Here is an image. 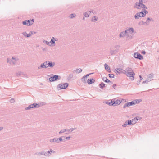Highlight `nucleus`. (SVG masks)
<instances>
[{
    "label": "nucleus",
    "instance_id": "obj_21",
    "mask_svg": "<svg viewBox=\"0 0 159 159\" xmlns=\"http://www.w3.org/2000/svg\"><path fill=\"white\" fill-rule=\"evenodd\" d=\"M134 17L136 19H138L139 18V17H141L139 12H137L134 16Z\"/></svg>",
    "mask_w": 159,
    "mask_h": 159
},
{
    "label": "nucleus",
    "instance_id": "obj_23",
    "mask_svg": "<svg viewBox=\"0 0 159 159\" xmlns=\"http://www.w3.org/2000/svg\"><path fill=\"white\" fill-rule=\"evenodd\" d=\"M138 120H139V119H137V117H136L134 118L132 120H131L132 122L133 125L136 123Z\"/></svg>",
    "mask_w": 159,
    "mask_h": 159
},
{
    "label": "nucleus",
    "instance_id": "obj_38",
    "mask_svg": "<svg viewBox=\"0 0 159 159\" xmlns=\"http://www.w3.org/2000/svg\"><path fill=\"white\" fill-rule=\"evenodd\" d=\"M108 76L109 77L111 78H114V75L113 74H108Z\"/></svg>",
    "mask_w": 159,
    "mask_h": 159
},
{
    "label": "nucleus",
    "instance_id": "obj_62",
    "mask_svg": "<svg viewBox=\"0 0 159 159\" xmlns=\"http://www.w3.org/2000/svg\"><path fill=\"white\" fill-rule=\"evenodd\" d=\"M146 52L145 51H142V52H141V53L143 54H146Z\"/></svg>",
    "mask_w": 159,
    "mask_h": 159
},
{
    "label": "nucleus",
    "instance_id": "obj_64",
    "mask_svg": "<svg viewBox=\"0 0 159 159\" xmlns=\"http://www.w3.org/2000/svg\"><path fill=\"white\" fill-rule=\"evenodd\" d=\"M11 62H12V63L13 64H15L16 63V60H14L13 61L12 60Z\"/></svg>",
    "mask_w": 159,
    "mask_h": 159
},
{
    "label": "nucleus",
    "instance_id": "obj_4",
    "mask_svg": "<svg viewBox=\"0 0 159 159\" xmlns=\"http://www.w3.org/2000/svg\"><path fill=\"white\" fill-rule=\"evenodd\" d=\"M65 136H62L58 138H54L53 139H50L49 140L50 142H56L57 143H59L60 142L63 141V140L62 139V137H65Z\"/></svg>",
    "mask_w": 159,
    "mask_h": 159
},
{
    "label": "nucleus",
    "instance_id": "obj_19",
    "mask_svg": "<svg viewBox=\"0 0 159 159\" xmlns=\"http://www.w3.org/2000/svg\"><path fill=\"white\" fill-rule=\"evenodd\" d=\"M55 38L54 37H52L50 42V43H51L52 44V46H54L55 45Z\"/></svg>",
    "mask_w": 159,
    "mask_h": 159
},
{
    "label": "nucleus",
    "instance_id": "obj_63",
    "mask_svg": "<svg viewBox=\"0 0 159 159\" xmlns=\"http://www.w3.org/2000/svg\"><path fill=\"white\" fill-rule=\"evenodd\" d=\"M70 138V136L66 137L65 138V139L67 140H69Z\"/></svg>",
    "mask_w": 159,
    "mask_h": 159
},
{
    "label": "nucleus",
    "instance_id": "obj_51",
    "mask_svg": "<svg viewBox=\"0 0 159 159\" xmlns=\"http://www.w3.org/2000/svg\"><path fill=\"white\" fill-rule=\"evenodd\" d=\"M47 156H49V154H51L50 150L49 151L46 152Z\"/></svg>",
    "mask_w": 159,
    "mask_h": 159
},
{
    "label": "nucleus",
    "instance_id": "obj_39",
    "mask_svg": "<svg viewBox=\"0 0 159 159\" xmlns=\"http://www.w3.org/2000/svg\"><path fill=\"white\" fill-rule=\"evenodd\" d=\"M40 155H44L45 156H47L46 152H44V151L41 152H40Z\"/></svg>",
    "mask_w": 159,
    "mask_h": 159
},
{
    "label": "nucleus",
    "instance_id": "obj_25",
    "mask_svg": "<svg viewBox=\"0 0 159 159\" xmlns=\"http://www.w3.org/2000/svg\"><path fill=\"white\" fill-rule=\"evenodd\" d=\"M86 80H87V78L85 77V76H83V77L81 78V81L82 82H83L84 83H86Z\"/></svg>",
    "mask_w": 159,
    "mask_h": 159
},
{
    "label": "nucleus",
    "instance_id": "obj_58",
    "mask_svg": "<svg viewBox=\"0 0 159 159\" xmlns=\"http://www.w3.org/2000/svg\"><path fill=\"white\" fill-rule=\"evenodd\" d=\"M121 101H122V102L124 103L126 102V100L125 99H121Z\"/></svg>",
    "mask_w": 159,
    "mask_h": 159
},
{
    "label": "nucleus",
    "instance_id": "obj_31",
    "mask_svg": "<svg viewBox=\"0 0 159 159\" xmlns=\"http://www.w3.org/2000/svg\"><path fill=\"white\" fill-rule=\"evenodd\" d=\"M73 74H69V76L68 77L67 79L68 80H70L73 77Z\"/></svg>",
    "mask_w": 159,
    "mask_h": 159
},
{
    "label": "nucleus",
    "instance_id": "obj_53",
    "mask_svg": "<svg viewBox=\"0 0 159 159\" xmlns=\"http://www.w3.org/2000/svg\"><path fill=\"white\" fill-rule=\"evenodd\" d=\"M93 73H89V74H87L86 75H84V76H85V77H86L87 78V77H88L90 75H91V74H92Z\"/></svg>",
    "mask_w": 159,
    "mask_h": 159
},
{
    "label": "nucleus",
    "instance_id": "obj_20",
    "mask_svg": "<svg viewBox=\"0 0 159 159\" xmlns=\"http://www.w3.org/2000/svg\"><path fill=\"white\" fill-rule=\"evenodd\" d=\"M99 87L101 89H103L104 87H106V84L103 82H101L99 85Z\"/></svg>",
    "mask_w": 159,
    "mask_h": 159
},
{
    "label": "nucleus",
    "instance_id": "obj_17",
    "mask_svg": "<svg viewBox=\"0 0 159 159\" xmlns=\"http://www.w3.org/2000/svg\"><path fill=\"white\" fill-rule=\"evenodd\" d=\"M122 69L120 68H117L115 69V72L116 74L118 73L119 74H120L122 73Z\"/></svg>",
    "mask_w": 159,
    "mask_h": 159
},
{
    "label": "nucleus",
    "instance_id": "obj_13",
    "mask_svg": "<svg viewBox=\"0 0 159 159\" xmlns=\"http://www.w3.org/2000/svg\"><path fill=\"white\" fill-rule=\"evenodd\" d=\"M22 34L25 37H30L32 35V32H30L29 34H27L26 32H23L22 33Z\"/></svg>",
    "mask_w": 159,
    "mask_h": 159
},
{
    "label": "nucleus",
    "instance_id": "obj_36",
    "mask_svg": "<svg viewBox=\"0 0 159 159\" xmlns=\"http://www.w3.org/2000/svg\"><path fill=\"white\" fill-rule=\"evenodd\" d=\"M139 12L141 16V17H144L145 16L143 12L142 11V10L141 11Z\"/></svg>",
    "mask_w": 159,
    "mask_h": 159
},
{
    "label": "nucleus",
    "instance_id": "obj_49",
    "mask_svg": "<svg viewBox=\"0 0 159 159\" xmlns=\"http://www.w3.org/2000/svg\"><path fill=\"white\" fill-rule=\"evenodd\" d=\"M105 103L108 105H109V106H112L113 105H112V103H111V102H105Z\"/></svg>",
    "mask_w": 159,
    "mask_h": 159
},
{
    "label": "nucleus",
    "instance_id": "obj_14",
    "mask_svg": "<svg viewBox=\"0 0 159 159\" xmlns=\"http://www.w3.org/2000/svg\"><path fill=\"white\" fill-rule=\"evenodd\" d=\"M104 67L107 71L109 73L111 72L110 67L106 63L104 64Z\"/></svg>",
    "mask_w": 159,
    "mask_h": 159
},
{
    "label": "nucleus",
    "instance_id": "obj_27",
    "mask_svg": "<svg viewBox=\"0 0 159 159\" xmlns=\"http://www.w3.org/2000/svg\"><path fill=\"white\" fill-rule=\"evenodd\" d=\"M82 71V69L81 68L77 69L75 70H74L73 72H74L75 71L77 73H79L81 72Z\"/></svg>",
    "mask_w": 159,
    "mask_h": 159
},
{
    "label": "nucleus",
    "instance_id": "obj_35",
    "mask_svg": "<svg viewBox=\"0 0 159 159\" xmlns=\"http://www.w3.org/2000/svg\"><path fill=\"white\" fill-rule=\"evenodd\" d=\"M125 34H124V32H122L120 34V37H123L125 36Z\"/></svg>",
    "mask_w": 159,
    "mask_h": 159
},
{
    "label": "nucleus",
    "instance_id": "obj_45",
    "mask_svg": "<svg viewBox=\"0 0 159 159\" xmlns=\"http://www.w3.org/2000/svg\"><path fill=\"white\" fill-rule=\"evenodd\" d=\"M128 71H127V70H123L122 69V73H123V74L126 75H127V72Z\"/></svg>",
    "mask_w": 159,
    "mask_h": 159
},
{
    "label": "nucleus",
    "instance_id": "obj_22",
    "mask_svg": "<svg viewBox=\"0 0 159 159\" xmlns=\"http://www.w3.org/2000/svg\"><path fill=\"white\" fill-rule=\"evenodd\" d=\"M110 53L111 55L115 54L117 52V51L116 49L112 50L111 49H110Z\"/></svg>",
    "mask_w": 159,
    "mask_h": 159
},
{
    "label": "nucleus",
    "instance_id": "obj_34",
    "mask_svg": "<svg viewBox=\"0 0 159 159\" xmlns=\"http://www.w3.org/2000/svg\"><path fill=\"white\" fill-rule=\"evenodd\" d=\"M125 70H127V71L133 72L132 69L129 67L127 68Z\"/></svg>",
    "mask_w": 159,
    "mask_h": 159
},
{
    "label": "nucleus",
    "instance_id": "obj_15",
    "mask_svg": "<svg viewBox=\"0 0 159 159\" xmlns=\"http://www.w3.org/2000/svg\"><path fill=\"white\" fill-rule=\"evenodd\" d=\"M95 82L94 79H89L87 80V83L89 84H91L93 83H94Z\"/></svg>",
    "mask_w": 159,
    "mask_h": 159
},
{
    "label": "nucleus",
    "instance_id": "obj_54",
    "mask_svg": "<svg viewBox=\"0 0 159 159\" xmlns=\"http://www.w3.org/2000/svg\"><path fill=\"white\" fill-rule=\"evenodd\" d=\"M108 83H109V84L110 85H111L113 84V83L111 81L109 80V81H108Z\"/></svg>",
    "mask_w": 159,
    "mask_h": 159
},
{
    "label": "nucleus",
    "instance_id": "obj_43",
    "mask_svg": "<svg viewBox=\"0 0 159 159\" xmlns=\"http://www.w3.org/2000/svg\"><path fill=\"white\" fill-rule=\"evenodd\" d=\"M142 11L143 12L145 16L148 13V12L145 9H142Z\"/></svg>",
    "mask_w": 159,
    "mask_h": 159
},
{
    "label": "nucleus",
    "instance_id": "obj_12",
    "mask_svg": "<svg viewBox=\"0 0 159 159\" xmlns=\"http://www.w3.org/2000/svg\"><path fill=\"white\" fill-rule=\"evenodd\" d=\"M111 102L112 103V104L113 105L112 106H115L119 105V103L116 102V101L115 98L111 100Z\"/></svg>",
    "mask_w": 159,
    "mask_h": 159
},
{
    "label": "nucleus",
    "instance_id": "obj_56",
    "mask_svg": "<svg viewBox=\"0 0 159 159\" xmlns=\"http://www.w3.org/2000/svg\"><path fill=\"white\" fill-rule=\"evenodd\" d=\"M50 152H51L52 153H55L56 152L55 151L53 150L52 149H50Z\"/></svg>",
    "mask_w": 159,
    "mask_h": 159
},
{
    "label": "nucleus",
    "instance_id": "obj_29",
    "mask_svg": "<svg viewBox=\"0 0 159 159\" xmlns=\"http://www.w3.org/2000/svg\"><path fill=\"white\" fill-rule=\"evenodd\" d=\"M102 80L104 81L106 83L108 82V81H109V80H108L107 77H104L102 78Z\"/></svg>",
    "mask_w": 159,
    "mask_h": 159
},
{
    "label": "nucleus",
    "instance_id": "obj_33",
    "mask_svg": "<svg viewBox=\"0 0 159 159\" xmlns=\"http://www.w3.org/2000/svg\"><path fill=\"white\" fill-rule=\"evenodd\" d=\"M76 129V128H70V129H67V131L69 132H72L73 130Z\"/></svg>",
    "mask_w": 159,
    "mask_h": 159
},
{
    "label": "nucleus",
    "instance_id": "obj_47",
    "mask_svg": "<svg viewBox=\"0 0 159 159\" xmlns=\"http://www.w3.org/2000/svg\"><path fill=\"white\" fill-rule=\"evenodd\" d=\"M22 74V73L21 72H18L16 73L17 76L18 77L20 76Z\"/></svg>",
    "mask_w": 159,
    "mask_h": 159
},
{
    "label": "nucleus",
    "instance_id": "obj_5",
    "mask_svg": "<svg viewBox=\"0 0 159 159\" xmlns=\"http://www.w3.org/2000/svg\"><path fill=\"white\" fill-rule=\"evenodd\" d=\"M134 57L136 59L141 60L143 59V57L142 55L138 52H135L134 54Z\"/></svg>",
    "mask_w": 159,
    "mask_h": 159
},
{
    "label": "nucleus",
    "instance_id": "obj_28",
    "mask_svg": "<svg viewBox=\"0 0 159 159\" xmlns=\"http://www.w3.org/2000/svg\"><path fill=\"white\" fill-rule=\"evenodd\" d=\"M153 21V20H152V19H150L149 17L147 18L146 21V24L147 25H148V23H149V21Z\"/></svg>",
    "mask_w": 159,
    "mask_h": 159
},
{
    "label": "nucleus",
    "instance_id": "obj_9",
    "mask_svg": "<svg viewBox=\"0 0 159 159\" xmlns=\"http://www.w3.org/2000/svg\"><path fill=\"white\" fill-rule=\"evenodd\" d=\"M142 4L140 3H138V2H136L135 3V5L134 6V8H136L139 9H140L142 8Z\"/></svg>",
    "mask_w": 159,
    "mask_h": 159
},
{
    "label": "nucleus",
    "instance_id": "obj_11",
    "mask_svg": "<svg viewBox=\"0 0 159 159\" xmlns=\"http://www.w3.org/2000/svg\"><path fill=\"white\" fill-rule=\"evenodd\" d=\"M33 108H38L42 106L41 103L37 104L36 103H34L32 104Z\"/></svg>",
    "mask_w": 159,
    "mask_h": 159
},
{
    "label": "nucleus",
    "instance_id": "obj_46",
    "mask_svg": "<svg viewBox=\"0 0 159 159\" xmlns=\"http://www.w3.org/2000/svg\"><path fill=\"white\" fill-rule=\"evenodd\" d=\"M141 6L142 7V8H143V9H147V7L143 4H142Z\"/></svg>",
    "mask_w": 159,
    "mask_h": 159
},
{
    "label": "nucleus",
    "instance_id": "obj_37",
    "mask_svg": "<svg viewBox=\"0 0 159 159\" xmlns=\"http://www.w3.org/2000/svg\"><path fill=\"white\" fill-rule=\"evenodd\" d=\"M22 24L24 25L28 26V23L27 22V20H25L22 22Z\"/></svg>",
    "mask_w": 159,
    "mask_h": 159
},
{
    "label": "nucleus",
    "instance_id": "obj_52",
    "mask_svg": "<svg viewBox=\"0 0 159 159\" xmlns=\"http://www.w3.org/2000/svg\"><path fill=\"white\" fill-rule=\"evenodd\" d=\"M15 102V101L14 98H11L10 100V102L11 103H14Z\"/></svg>",
    "mask_w": 159,
    "mask_h": 159
},
{
    "label": "nucleus",
    "instance_id": "obj_2",
    "mask_svg": "<svg viewBox=\"0 0 159 159\" xmlns=\"http://www.w3.org/2000/svg\"><path fill=\"white\" fill-rule=\"evenodd\" d=\"M69 86V84L67 83H61L58 84L57 87V89L58 90L62 89H65Z\"/></svg>",
    "mask_w": 159,
    "mask_h": 159
},
{
    "label": "nucleus",
    "instance_id": "obj_10",
    "mask_svg": "<svg viewBox=\"0 0 159 159\" xmlns=\"http://www.w3.org/2000/svg\"><path fill=\"white\" fill-rule=\"evenodd\" d=\"M47 67V62L45 61L43 63L41 64L40 66L38 67L39 69L41 68H46Z\"/></svg>",
    "mask_w": 159,
    "mask_h": 159
},
{
    "label": "nucleus",
    "instance_id": "obj_7",
    "mask_svg": "<svg viewBox=\"0 0 159 159\" xmlns=\"http://www.w3.org/2000/svg\"><path fill=\"white\" fill-rule=\"evenodd\" d=\"M133 124L131 120H128L125 121V123L122 125V126L125 127L128 125H133Z\"/></svg>",
    "mask_w": 159,
    "mask_h": 159
},
{
    "label": "nucleus",
    "instance_id": "obj_44",
    "mask_svg": "<svg viewBox=\"0 0 159 159\" xmlns=\"http://www.w3.org/2000/svg\"><path fill=\"white\" fill-rule=\"evenodd\" d=\"M146 23V22H144L143 21H141L139 23V25H144Z\"/></svg>",
    "mask_w": 159,
    "mask_h": 159
},
{
    "label": "nucleus",
    "instance_id": "obj_18",
    "mask_svg": "<svg viewBox=\"0 0 159 159\" xmlns=\"http://www.w3.org/2000/svg\"><path fill=\"white\" fill-rule=\"evenodd\" d=\"M153 74L152 73L148 75L147 81H150L151 80V79L153 78Z\"/></svg>",
    "mask_w": 159,
    "mask_h": 159
},
{
    "label": "nucleus",
    "instance_id": "obj_30",
    "mask_svg": "<svg viewBox=\"0 0 159 159\" xmlns=\"http://www.w3.org/2000/svg\"><path fill=\"white\" fill-rule=\"evenodd\" d=\"M33 108L32 104H31L30 105H29L28 107H26L25 108V109L26 110H30L31 108Z\"/></svg>",
    "mask_w": 159,
    "mask_h": 159
},
{
    "label": "nucleus",
    "instance_id": "obj_59",
    "mask_svg": "<svg viewBox=\"0 0 159 159\" xmlns=\"http://www.w3.org/2000/svg\"><path fill=\"white\" fill-rule=\"evenodd\" d=\"M35 155H40V152H36L35 153Z\"/></svg>",
    "mask_w": 159,
    "mask_h": 159
},
{
    "label": "nucleus",
    "instance_id": "obj_42",
    "mask_svg": "<svg viewBox=\"0 0 159 159\" xmlns=\"http://www.w3.org/2000/svg\"><path fill=\"white\" fill-rule=\"evenodd\" d=\"M76 16V15L75 14H71L70 15V18L71 19H72L74 17H75V16Z\"/></svg>",
    "mask_w": 159,
    "mask_h": 159
},
{
    "label": "nucleus",
    "instance_id": "obj_24",
    "mask_svg": "<svg viewBox=\"0 0 159 159\" xmlns=\"http://www.w3.org/2000/svg\"><path fill=\"white\" fill-rule=\"evenodd\" d=\"M98 18L95 16H93L91 20V21L92 22H96L98 20Z\"/></svg>",
    "mask_w": 159,
    "mask_h": 159
},
{
    "label": "nucleus",
    "instance_id": "obj_3",
    "mask_svg": "<svg viewBox=\"0 0 159 159\" xmlns=\"http://www.w3.org/2000/svg\"><path fill=\"white\" fill-rule=\"evenodd\" d=\"M136 104H137L136 101L135 100H134L131 102L126 103L124 105L123 107V108L124 109H125L127 107H129L132 105H134Z\"/></svg>",
    "mask_w": 159,
    "mask_h": 159
},
{
    "label": "nucleus",
    "instance_id": "obj_50",
    "mask_svg": "<svg viewBox=\"0 0 159 159\" xmlns=\"http://www.w3.org/2000/svg\"><path fill=\"white\" fill-rule=\"evenodd\" d=\"M135 100L136 101L137 104L139 103L140 102H141L142 101V100L140 99H137Z\"/></svg>",
    "mask_w": 159,
    "mask_h": 159
},
{
    "label": "nucleus",
    "instance_id": "obj_61",
    "mask_svg": "<svg viewBox=\"0 0 159 159\" xmlns=\"http://www.w3.org/2000/svg\"><path fill=\"white\" fill-rule=\"evenodd\" d=\"M7 62L9 63H11V60L9 58L7 59Z\"/></svg>",
    "mask_w": 159,
    "mask_h": 159
},
{
    "label": "nucleus",
    "instance_id": "obj_32",
    "mask_svg": "<svg viewBox=\"0 0 159 159\" xmlns=\"http://www.w3.org/2000/svg\"><path fill=\"white\" fill-rule=\"evenodd\" d=\"M128 30L129 32H131L132 33L134 32V29L132 27L129 28Z\"/></svg>",
    "mask_w": 159,
    "mask_h": 159
},
{
    "label": "nucleus",
    "instance_id": "obj_48",
    "mask_svg": "<svg viewBox=\"0 0 159 159\" xmlns=\"http://www.w3.org/2000/svg\"><path fill=\"white\" fill-rule=\"evenodd\" d=\"M116 102L119 103V105L120 104V103L122 102V101H121L120 99H118L116 100Z\"/></svg>",
    "mask_w": 159,
    "mask_h": 159
},
{
    "label": "nucleus",
    "instance_id": "obj_40",
    "mask_svg": "<svg viewBox=\"0 0 159 159\" xmlns=\"http://www.w3.org/2000/svg\"><path fill=\"white\" fill-rule=\"evenodd\" d=\"M67 130L66 129H63V130H61V131H60V132H59V134H61V133H64L66 131H67Z\"/></svg>",
    "mask_w": 159,
    "mask_h": 159
},
{
    "label": "nucleus",
    "instance_id": "obj_1",
    "mask_svg": "<svg viewBox=\"0 0 159 159\" xmlns=\"http://www.w3.org/2000/svg\"><path fill=\"white\" fill-rule=\"evenodd\" d=\"M49 76H50V77L49 79V81L50 82H53L58 80H59L61 78L60 76L57 75L51 74L49 75Z\"/></svg>",
    "mask_w": 159,
    "mask_h": 159
},
{
    "label": "nucleus",
    "instance_id": "obj_8",
    "mask_svg": "<svg viewBox=\"0 0 159 159\" xmlns=\"http://www.w3.org/2000/svg\"><path fill=\"white\" fill-rule=\"evenodd\" d=\"M46 62H47V68L48 67H53L55 65L54 62H52L50 61H46Z\"/></svg>",
    "mask_w": 159,
    "mask_h": 159
},
{
    "label": "nucleus",
    "instance_id": "obj_16",
    "mask_svg": "<svg viewBox=\"0 0 159 159\" xmlns=\"http://www.w3.org/2000/svg\"><path fill=\"white\" fill-rule=\"evenodd\" d=\"M34 20L33 19L27 20V22L28 23V26H30L32 25L34 22Z\"/></svg>",
    "mask_w": 159,
    "mask_h": 159
},
{
    "label": "nucleus",
    "instance_id": "obj_60",
    "mask_svg": "<svg viewBox=\"0 0 159 159\" xmlns=\"http://www.w3.org/2000/svg\"><path fill=\"white\" fill-rule=\"evenodd\" d=\"M139 2H138V3H140L141 4H143V0H139Z\"/></svg>",
    "mask_w": 159,
    "mask_h": 159
},
{
    "label": "nucleus",
    "instance_id": "obj_26",
    "mask_svg": "<svg viewBox=\"0 0 159 159\" xmlns=\"http://www.w3.org/2000/svg\"><path fill=\"white\" fill-rule=\"evenodd\" d=\"M43 41L44 43H46L47 45L49 46H51L52 44L50 43V42H48L45 41V40L43 39Z\"/></svg>",
    "mask_w": 159,
    "mask_h": 159
},
{
    "label": "nucleus",
    "instance_id": "obj_57",
    "mask_svg": "<svg viewBox=\"0 0 159 159\" xmlns=\"http://www.w3.org/2000/svg\"><path fill=\"white\" fill-rule=\"evenodd\" d=\"M128 30H125L124 31H123V32H124V34L126 35L128 33Z\"/></svg>",
    "mask_w": 159,
    "mask_h": 159
},
{
    "label": "nucleus",
    "instance_id": "obj_6",
    "mask_svg": "<svg viewBox=\"0 0 159 159\" xmlns=\"http://www.w3.org/2000/svg\"><path fill=\"white\" fill-rule=\"evenodd\" d=\"M135 75V73L133 72L128 71L127 76L130 77L131 80H133L134 79V75Z\"/></svg>",
    "mask_w": 159,
    "mask_h": 159
},
{
    "label": "nucleus",
    "instance_id": "obj_55",
    "mask_svg": "<svg viewBox=\"0 0 159 159\" xmlns=\"http://www.w3.org/2000/svg\"><path fill=\"white\" fill-rule=\"evenodd\" d=\"M149 82V81H147V79L146 80L144 81H143L142 82L143 84H145L146 83H147L148 82Z\"/></svg>",
    "mask_w": 159,
    "mask_h": 159
},
{
    "label": "nucleus",
    "instance_id": "obj_41",
    "mask_svg": "<svg viewBox=\"0 0 159 159\" xmlns=\"http://www.w3.org/2000/svg\"><path fill=\"white\" fill-rule=\"evenodd\" d=\"M83 14L85 17H89V14L86 12H85Z\"/></svg>",
    "mask_w": 159,
    "mask_h": 159
}]
</instances>
